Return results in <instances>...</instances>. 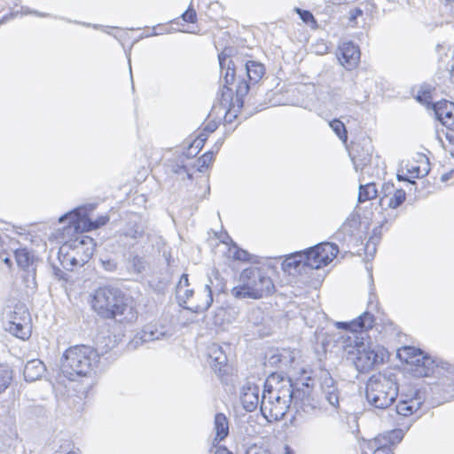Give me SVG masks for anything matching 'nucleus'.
<instances>
[{
  "mask_svg": "<svg viewBox=\"0 0 454 454\" xmlns=\"http://www.w3.org/2000/svg\"><path fill=\"white\" fill-rule=\"evenodd\" d=\"M99 363L96 349L86 345H76L67 348L61 359V373L70 380L77 377H89Z\"/></svg>",
  "mask_w": 454,
  "mask_h": 454,
  "instance_id": "20e7f679",
  "label": "nucleus"
},
{
  "mask_svg": "<svg viewBox=\"0 0 454 454\" xmlns=\"http://www.w3.org/2000/svg\"><path fill=\"white\" fill-rule=\"evenodd\" d=\"M233 50L231 48H225L219 55V66L221 68V72L223 73L225 69L224 73V85L221 90V104L227 106L232 98V91L230 88L227 87L228 84H231L235 80V74L237 69V65L232 57Z\"/></svg>",
  "mask_w": 454,
  "mask_h": 454,
  "instance_id": "9d476101",
  "label": "nucleus"
},
{
  "mask_svg": "<svg viewBox=\"0 0 454 454\" xmlns=\"http://www.w3.org/2000/svg\"><path fill=\"white\" fill-rule=\"evenodd\" d=\"M246 454H270V453L265 450L258 449L256 447H252L247 450Z\"/></svg>",
  "mask_w": 454,
  "mask_h": 454,
  "instance_id": "6e6d98bb",
  "label": "nucleus"
},
{
  "mask_svg": "<svg viewBox=\"0 0 454 454\" xmlns=\"http://www.w3.org/2000/svg\"><path fill=\"white\" fill-rule=\"evenodd\" d=\"M360 225V216L357 213L350 214L342 225L335 233V238L339 240H345L346 236L351 238Z\"/></svg>",
  "mask_w": 454,
  "mask_h": 454,
  "instance_id": "b1692460",
  "label": "nucleus"
},
{
  "mask_svg": "<svg viewBox=\"0 0 454 454\" xmlns=\"http://www.w3.org/2000/svg\"><path fill=\"white\" fill-rule=\"evenodd\" d=\"M425 400L421 391L416 390L414 395L407 399L401 400L395 406V411L402 416H410L417 411Z\"/></svg>",
  "mask_w": 454,
  "mask_h": 454,
  "instance_id": "412c9836",
  "label": "nucleus"
},
{
  "mask_svg": "<svg viewBox=\"0 0 454 454\" xmlns=\"http://www.w3.org/2000/svg\"><path fill=\"white\" fill-rule=\"evenodd\" d=\"M373 147L368 139L356 143L352 146L350 157L356 171L363 170L372 160Z\"/></svg>",
  "mask_w": 454,
  "mask_h": 454,
  "instance_id": "ddd939ff",
  "label": "nucleus"
},
{
  "mask_svg": "<svg viewBox=\"0 0 454 454\" xmlns=\"http://www.w3.org/2000/svg\"><path fill=\"white\" fill-rule=\"evenodd\" d=\"M398 395V385L394 374H376L366 383L365 396L368 403L377 409L389 407Z\"/></svg>",
  "mask_w": 454,
  "mask_h": 454,
  "instance_id": "423d86ee",
  "label": "nucleus"
},
{
  "mask_svg": "<svg viewBox=\"0 0 454 454\" xmlns=\"http://www.w3.org/2000/svg\"><path fill=\"white\" fill-rule=\"evenodd\" d=\"M249 89H250V85L247 81H245V80L240 81L236 89L237 97L239 98L245 97L248 93Z\"/></svg>",
  "mask_w": 454,
  "mask_h": 454,
  "instance_id": "09e8293b",
  "label": "nucleus"
},
{
  "mask_svg": "<svg viewBox=\"0 0 454 454\" xmlns=\"http://www.w3.org/2000/svg\"><path fill=\"white\" fill-rule=\"evenodd\" d=\"M215 440L223 441L229 434V422L223 413H216L215 416Z\"/></svg>",
  "mask_w": 454,
  "mask_h": 454,
  "instance_id": "7c9ffc66",
  "label": "nucleus"
},
{
  "mask_svg": "<svg viewBox=\"0 0 454 454\" xmlns=\"http://www.w3.org/2000/svg\"><path fill=\"white\" fill-rule=\"evenodd\" d=\"M260 387L251 382H247L243 385L240 392V400L243 408L247 411H254L259 403Z\"/></svg>",
  "mask_w": 454,
  "mask_h": 454,
  "instance_id": "aec40b11",
  "label": "nucleus"
},
{
  "mask_svg": "<svg viewBox=\"0 0 454 454\" xmlns=\"http://www.w3.org/2000/svg\"><path fill=\"white\" fill-rule=\"evenodd\" d=\"M397 179H398L399 181H408L410 184H413V185H415V184H416V182H415V181H411L408 177L403 176L399 175V174L397 175Z\"/></svg>",
  "mask_w": 454,
  "mask_h": 454,
  "instance_id": "680f3d73",
  "label": "nucleus"
},
{
  "mask_svg": "<svg viewBox=\"0 0 454 454\" xmlns=\"http://www.w3.org/2000/svg\"><path fill=\"white\" fill-rule=\"evenodd\" d=\"M208 356L211 359V366L215 370L221 373L223 368L227 365V357L223 353L221 347L213 345L209 348Z\"/></svg>",
  "mask_w": 454,
  "mask_h": 454,
  "instance_id": "cd10ccee",
  "label": "nucleus"
},
{
  "mask_svg": "<svg viewBox=\"0 0 454 454\" xmlns=\"http://www.w3.org/2000/svg\"><path fill=\"white\" fill-rule=\"evenodd\" d=\"M174 172L178 175L185 174L189 179L192 178V175L187 171L186 168L183 165L177 166L176 168L174 169Z\"/></svg>",
  "mask_w": 454,
  "mask_h": 454,
  "instance_id": "4d7b16f0",
  "label": "nucleus"
},
{
  "mask_svg": "<svg viewBox=\"0 0 454 454\" xmlns=\"http://www.w3.org/2000/svg\"><path fill=\"white\" fill-rule=\"evenodd\" d=\"M171 335L170 331L165 326L150 324L144 326L142 331L135 336L132 343L134 346H137L150 341L168 339Z\"/></svg>",
  "mask_w": 454,
  "mask_h": 454,
  "instance_id": "4468645a",
  "label": "nucleus"
},
{
  "mask_svg": "<svg viewBox=\"0 0 454 454\" xmlns=\"http://www.w3.org/2000/svg\"><path fill=\"white\" fill-rule=\"evenodd\" d=\"M194 290L191 287L187 274H183L176 286V298L177 303L187 309L193 298Z\"/></svg>",
  "mask_w": 454,
  "mask_h": 454,
  "instance_id": "4be33fe9",
  "label": "nucleus"
},
{
  "mask_svg": "<svg viewBox=\"0 0 454 454\" xmlns=\"http://www.w3.org/2000/svg\"><path fill=\"white\" fill-rule=\"evenodd\" d=\"M217 129V123L214 121H211L207 123L204 128V131L207 133H212Z\"/></svg>",
  "mask_w": 454,
  "mask_h": 454,
  "instance_id": "5fc2aeb1",
  "label": "nucleus"
},
{
  "mask_svg": "<svg viewBox=\"0 0 454 454\" xmlns=\"http://www.w3.org/2000/svg\"><path fill=\"white\" fill-rule=\"evenodd\" d=\"M282 270L289 275H299L309 268L303 253H296L286 257L281 264Z\"/></svg>",
  "mask_w": 454,
  "mask_h": 454,
  "instance_id": "5701e85b",
  "label": "nucleus"
},
{
  "mask_svg": "<svg viewBox=\"0 0 454 454\" xmlns=\"http://www.w3.org/2000/svg\"><path fill=\"white\" fill-rule=\"evenodd\" d=\"M338 59L346 68L351 69L355 67L360 59L358 46L351 42L343 43L339 47Z\"/></svg>",
  "mask_w": 454,
  "mask_h": 454,
  "instance_id": "f3484780",
  "label": "nucleus"
},
{
  "mask_svg": "<svg viewBox=\"0 0 454 454\" xmlns=\"http://www.w3.org/2000/svg\"><path fill=\"white\" fill-rule=\"evenodd\" d=\"M86 220V217L82 215L81 208H76L72 210L59 218V223L67 222V227L69 229L73 228L75 231H83V221Z\"/></svg>",
  "mask_w": 454,
  "mask_h": 454,
  "instance_id": "a878e982",
  "label": "nucleus"
},
{
  "mask_svg": "<svg viewBox=\"0 0 454 454\" xmlns=\"http://www.w3.org/2000/svg\"><path fill=\"white\" fill-rule=\"evenodd\" d=\"M13 378L12 370L5 364H0V394L11 385Z\"/></svg>",
  "mask_w": 454,
  "mask_h": 454,
  "instance_id": "f704fd0d",
  "label": "nucleus"
},
{
  "mask_svg": "<svg viewBox=\"0 0 454 454\" xmlns=\"http://www.w3.org/2000/svg\"><path fill=\"white\" fill-rule=\"evenodd\" d=\"M373 325L374 317L367 311L349 323H337L339 328L349 329V332L341 336L342 348L347 359L361 372L369 371L384 361L385 350L371 343L365 333Z\"/></svg>",
  "mask_w": 454,
  "mask_h": 454,
  "instance_id": "f257e3e1",
  "label": "nucleus"
},
{
  "mask_svg": "<svg viewBox=\"0 0 454 454\" xmlns=\"http://www.w3.org/2000/svg\"><path fill=\"white\" fill-rule=\"evenodd\" d=\"M22 12L24 14H35L38 17H41V18H44V17H49L50 14L49 13H45V12H38V11H34V10H30L28 7H26V8H22Z\"/></svg>",
  "mask_w": 454,
  "mask_h": 454,
  "instance_id": "864d4df0",
  "label": "nucleus"
},
{
  "mask_svg": "<svg viewBox=\"0 0 454 454\" xmlns=\"http://www.w3.org/2000/svg\"><path fill=\"white\" fill-rule=\"evenodd\" d=\"M408 173L413 175L415 177L420 176V168L419 167H412L411 169L407 170Z\"/></svg>",
  "mask_w": 454,
  "mask_h": 454,
  "instance_id": "bf43d9fd",
  "label": "nucleus"
},
{
  "mask_svg": "<svg viewBox=\"0 0 454 454\" xmlns=\"http://www.w3.org/2000/svg\"><path fill=\"white\" fill-rule=\"evenodd\" d=\"M126 268L131 276L137 278L145 270L146 262L143 257L132 254L129 257Z\"/></svg>",
  "mask_w": 454,
  "mask_h": 454,
  "instance_id": "c756f323",
  "label": "nucleus"
},
{
  "mask_svg": "<svg viewBox=\"0 0 454 454\" xmlns=\"http://www.w3.org/2000/svg\"><path fill=\"white\" fill-rule=\"evenodd\" d=\"M5 329L14 336L25 340L29 336V313L21 303L5 311Z\"/></svg>",
  "mask_w": 454,
  "mask_h": 454,
  "instance_id": "0eeeda50",
  "label": "nucleus"
},
{
  "mask_svg": "<svg viewBox=\"0 0 454 454\" xmlns=\"http://www.w3.org/2000/svg\"><path fill=\"white\" fill-rule=\"evenodd\" d=\"M363 15V10L360 8H355L349 11L348 20L352 25L356 24V19Z\"/></svg>",
  "mask_w": 454,
  "mask_h": 454,
  "instance_id": "3c124183",
  "label": "nucleus"
},
{
  "mask_svg": "<svg viewBox=\"0 0 454 454\" xmlns=\"http://www.w3.org/2000/svg\"><path fill=\"white\" fill-rule=\"evenodd\" d=\"M145 225L141 220H130L123 229L121 235L125 238H130L134 240L139 239L144 236Z\"/></svg>",
  "mask_w": 454,
  "mask_h": 454,
  "instance_id": "c85d7f7f",
  "label": "nucleus"
},
{
  "mask_svg": "<svg viewBox=\"0 0 454 454\" xmlns=\"http://www.w3.org/2000/svg\"><path fill=\"white\" fill-rule=\"evenodd\" d=\"M80 450L75 448L73 442L70 440H64L56 450L55 454H79Z\"/></svg>",
  "mask_w": 454,
  "mask_h": 454,
  "instance_id": "79ce46f5",
  "label": "nucleus"
},
{
  "mask_svg": "<svg viewBox=\"0 0 454 454\" xmlns=\"http://www.w3.org/2000/svg\"><path fill=\"white\" fill-rule=\"evenodd\" d=\"M411 371L417 377H429L438 372L439 365L431 356L423 353L415 361H411Z\"/></svg>",
  "mask_w": 454,
  "mask_h": 454,
  "instance_id": "a211bd4d",
  "label": "nucleus"
},
{
  "mask_svg": "<svg viewBox=\"0 0 454 454\" xmlns=\"http://www.w3.org/2000/svg\"><path fill=\"white\" fill-rule=\"evenodd\" d=\"M423 351L411 346H404L398 349L397 355L399 358L406 364L411 365V361H415L419 356H422Z\"/></svg>",
  "mask_w": 454,
  "mask_h": 454,
  "instance_id": "473e14b6",
  "label": "nucleus"
},
{
  "mask_svg": "<svg viewBox=\"0 0 454 454\" xmlns=\"http://www.w3.org/2000/svg\"><path fill=\"white\" fill-rule=\"evenodd\" d=\"M229 255L238 261L247 262L250 260V254L246 250L240 249L236 246L229 249Z\"/></svg>",
  "mask_w": 454,
  "mask_h": 454,
  "instance_id": "c03bdc74",
  "label": "nucleus"
},
{
  "mask_svg": "<svg viewBox=\"0 0 454 454\" xmlns=\"http://www.w3.org/2000/svg\"><path fill=\"white\" fill-rule=\"evenodd\" d=\"M320 379L324 398L334 410H339L340 402L342 399V393L339 384L327 371L322 372Z\"/></svg>",
  "mask_w": 454,
  "mask_h": 454,
  "instance_id": "f8f14e48",
  "label": "nucleus"
},
{
  "mask_svg": "<svg viewBox=\"0 0 454 454\" xmlns=\"http://www.w3.org/2000/svg\"><path fill=\"white\" fill-rule=\"evenodd\" d=\"M377 197V189L375 184L369 183L366 184L359 185V192H358V202L363 203L366 200H372Z\"/></svg>",
  "mask_w": 454,
  "mask_h": 454,
  "instance_id": "72a5a7b5",
  "label": "nucleus"
},
{
  "mask_svg": "<svg viewBox=\"0 0 454 454\" xmlns=\"http://www.w3.org/2000/svg\"><path fill=\"white\" fill-rule=\"evenodd\" d=\"M338 253L339 248L334 243L322 242L304 251V259L309 269L318 270L327 266Z\"/></svg>",
  "mask_w": 454,
  "mask_h": 454,
  "instance_id": "6e6552de",
  "label": "nucleus"
},
{
  "mask_svg": "<svg viewBox=\"0 0 454 454\" xmlns=\"http://www.w3.org/2000/svg\"><path fill=\"white\" fill-rule=\"evenodd\" d=\"M239 284L232 287L231 295L239 300H259L275 291V286L267 271L257 266L244 269L239 278Z\"/></svg>",
  "mask_w": 454,
  "mask_h": 454,
  "instance_id": "7ed1b4c3",
  "label": "nucleus"
},
{
  "mask_svg": "<svg viewBox=\"0 0 454 454\" xmlns=\"http://www.w3.org/2000/svg\"><path fill=\"white\" fill-rule=\"evenodd\" d=\"M108 221H109V216L106 215L98 216L95 221L86 218V220L83 221V230L90 231V230L98 229V228L108 223Z\"/></svg>",
  "mask_w": 454,
  "mask_h": 454,
  "instance_id": "58836bf2",
  "label": "nucleus"
},
{
  "mask_svg": "<svg viewBox=\"0 0 454 454\" xmlns=\"http://www.w3.org/2000/svg\"><path fill=\"white\" fill-rule=\"evenodd\" d=\"M252 84L258 83L265 74L264 65L255 60H247L243 65Z\"/></svg>",
  "mask_w": 454,
  "mask_h": 454,
  "instance_id": "bb28decb",
  "label": "nucleus"
},
{
  "mask_svg": "<svg viewBox=\"0 0 454 454\" xmlns=\"http://www.w3.org/2000/svg\"><path fill=\"white\" fill-rule=\"evenodd\" d=\"M247 323L252 325H259L264 320L263 311L260 308H253L247 313Z\"/></svg>",
  "mask_w": 454,
  "mask_h": 454,
  "instance_id": "ea45409f",
  "label": "nucleus"
},
{
  "mask_svg": "<svg viewBox=\"0 0 454 454\" xmlns=\"http://www.w3.org/2000/svg\"><path fill=\"white\" fill-rule=\"evenodd\" d=\"M3 254H1V258L3 262L7 264L8 266H11V258L9 256L2 257Z\"/></svg>",
  "mask_w": 454,
  "mask_h": 454,
  "instance_id": "338daca9",
  "label": "nucleus"
},
{
  "mask_svg": "<svg viewBox=\"0 0 454 454\" xmlns=\"http://www.w3.org/2000/svg\"><path fill=\"white\" fill-rule=\"evenodd\" d=\"M369 447L373 450V454H394L393 449L386 442H382L381 438L375 437L370 441Z\"/></svg>",
  "mask_w": 454,
  "mask_h": 454,
  "instance_id": "e433bc0d",
  "label": "nucleus"
},
{
  "mask_svg": "<svg viewBox=\"0 0 454 454\" xmlns=\"http://www.w3.org/2000/svg\"><path fill=\"white\" fill-rule=\"evenodd\" d=\"M46 368L43 363L39 359H33L28 361L23 370V375L26 381L33 382L40 380Z\"/></svg>",
  "mask_w": 454,
  "mask_h": 454,
  "instance_id": "393cba45",
  "label": "nucleus"
},
{
  "mask_svg": "<svg viewBox=\"0 0 454 454\" xmlns=\"http://www.w3.org/2000/svg\"><path fill=\"white\" fill-rule=\"evenodd\" d=\"M379 241L378 237H370V239L367 240L365 247H364V252L365 255L368 258H373L376 251H377V243Z\"/></svg>",
  "mask_w": 454,
  "mask_h": 454,
  "instance_id": "a18cd8bd",
  "label": "nucleus"
},
{
  "mask_svg": "<svg viewBox=\"0 0 454 454\" xmlns=\"http://www.w3.org/2000/svg\"><path fill=\"white\" fill-rule=\"evenodd\" d=\"M92 309L104 318H117L120 322H132L137 318L128 304V298L118 287H98L93 295Z\"/></svg>",
  "mask_w": 454,
  "mask_h": 454,
  "instance_id": "f03ea898",
  "label": "nucleus"
},
{
  "mask_svg": "<svg viewBox=\"0 0 454 454\" xmlns=\"http://www.w3.org/2000/svg\"><path fill=\"white\" fill-rule=\"evenodd\" d=\"M13 250L16 262L20 268H21L26 275L23 276L24 281L27 287L35 288V255L29 252L27 248H12Z\"/></svg>",
  "mask_w": 454,
  "mask_h": 454,
  "instance_id": "9b49d317",
  "label": "nucleus"
},
{
  "mask_svg": "<svg viewBox=\"0 0 454 454\" xmlns=\"http://www.w3.org/2000/svg\"><path fill=\"white\" fill-rule=\"evenodd\" d=\"M450 176V173H447V174L442 175V178H441V179H442V182H445V181L449 180Z\"/></svg>",
  "mask_w": 454,
  "mask_h": 454,
  "instance_id": "774afa93",
  "label": "nucleus"
},
{
  "mask_svg": "<svg viewBox=\"0 0 454 454\" xmlns=\"http://www.w3.org/2000/svg\"><path fill=\"white\" fill-rule=\"evenodd\" d=\"M215 454H232L231 451H229L226 448H219L216 450Z\"/></svg>",
  "mask_w": 454,
  "mask_h": 454,
  "instance_id": "e2e57ef3",
  "label": "nucleus"
},
{
  "mask_svg": "<svg viewBox=\"0 0 454 454\" xmlns=\"http://www.w3.org/2000/svg\"><path fill=\"white\" fill-rule=\"evenodd\" d=\"M404 436V433L402 429H395L387 432L383 435H380L377 438H381L382 442H386L391 448L395 444L399 443Z\"/></svg>",
  "mask_w": 454,
  "mask_h": 454,
  "instance_id": "c9c22d12",
  "label": "nucleus"
},
{
  "mask_svg": "<svg viewBox=\"0 0 454 454\" xmlns=\"http://www.w3.org/2000/svg\"><path fill=\"white\" fill-rule=\"evenodd\" d=\"M103 268L110 272L117 270V262L113 259L101 260Z\"/></svg>",
  "mask_w": 454,
  "mask_h": 454,
  "instance_id": "8fccbe9b",
  "label": "nucleus"
},
{
  "mask_svg": "<svg viewBox=\"0 0 454 454\" xmlns=\"http://www.w3.org/2000/svg\"><path fill=\"white\" fill-rule=\"evenodd\" d=\"M294 12L300 16L301 20L306 24H311L313 27L317 26V21L309 11L295 7Z\"/></svg>",
  "mask_w": 454,
  "mask_h": 454,
  "instance_id": "49530a36",
  "label": "nucleus"
},
{
  "mask_svg": "<svg viewBox=\"0 0 454 454\" xmlns=\"http://www.w3.org/2000/svg\"><path fill=\"white\" fill-rule=\"evenodd\" d=\"M294 361V356L286 351L280 352L278 349L272 352L268 358L270 365L278 366L279 364L289 365Z\"/></svg>",
  "mask_w": 454,
  "mask_h": 454,
  "instance_id": "2f4dec72",
  "label": "nucleus"
},
{
  "mask_svg": "<svg viewBox=\"0 0 454 454\" xmlns=\"http://www.w3.org/2000/svg\"><path fill=\"white\" fill-rule=\"evenodd\" d=\"M181 18L184 22L195 23L197 21V13L195 10L192 8V4L188 7V9L182 13Z\"/></svg>",
  "mask_w": 454,
  "mask_h": 454,
  "instance_id": "de8ad7c7",
  "label": "nucleus"
},
{
  "mask_svg": "<svg viewBox=\"0 0 454 454\" xmlns=\"http://www.w3.org/2000/svg\"><path fill=\"white\" fill-rule=\"evenodd\" d=\"M446 138L450 143L454 144V131L447 132Z\"/></svg>",
  "mask_w": 454,
  "mask_h": 454,
  "instance_id": "0e129e2a",
  "label": "nucleus"
},
{
  "mask_svg": "<svg viewBox=\"0 0 454 454\" xmlns=\"http://www.w3.org/2000/svg\"><path fill=\"white\" fill-rule=\"evenodd\" d=\"M72 246L76 250L77 254L82 252V255L79 258L76 256L70 258V264L72 266H82L92 256L96 243L92 238L89 236H82L74 240Z\"/></svg>",
  "mask_w": 454,
  "mask_h": 454,
  "instance_id": "2eb2a0df",
  "label": "nucleus"
},
{
  "mask_svg": "<svg viewBox=\"0 0 454 454\" xmlns=\"http://www.w3.org/2000/svg\"><path fill=\"white\" fill-rule=\"evenodd\" d=\"M436 119L450 131H454V103L443 100L433 106Z\"/></svg>",
  "mask_w": 454,
  "mask_h": 454,
  "instance_id": "6ab92c4d",
  "label": "nucleus"
},
{
  "mask_svg": "<svg viewBox=\"0 0 454 454\" xmlns=\"http://www.w3.org/2000/svg\"><path fill=\"white\" fill-rule=\"evenodd\" d=\"M292 381L282 380L278 387L265 385L262 395L261 411L268 420H280L292 407Z\"/></svg>",
  "mask_w": 454,
  "mask_h": 454,
  "instance_id": "39448f33",
  "label": "nucleus"
},
{
  "mask_svg": "<svg viewBox=\"0 0 454 454\" xmlns=\"http://www.w3.org/2000/svg\"><path fill=\"white\" fill-rule=\"evenodd\" d=\"M213 281L209 279V284H206L202 291L193 294V298L188 305L187 309L195 312L202 313L208 309L213 302Z\"/></svg>",
  "mask_w": 454,
  "mask_h": 454,
  "instance_id": "dca6fc26",
  "label": "nucleus"
},
{
  "mask_svg": "<svg viewBox=\"0 0 454 454\" xmlns=\"http://www.w3.org/2000/svg\"><path fill=\"white\" fill-rule=\"evenodd\" d=\"M206 142V138H196L193 143L191 145L190 149L194 147L196 149L195 154H197L201 148L204 146V144Z\"/></svg>",
  "mask_w": 454,
  "mask_h": 454,
  "instance_id": "603ef678",
  "label": "nucleus"
},
{
  "mask_svg": "<svg viewBox=\"0 0 454 454\" xmlns=\"http://www.w3.org/2000/svg\"><path fill=\"white\" fill-rule=\"evenodd\" d=\"M406 199V193L403 189H398L395 192L394 195L389 199L388 207L396 208L403 203Z\"/></svg>",
  "mask_w": 454,
  "mask_h": 454,
  "instance_id": "37998d69",
  "label": "nucleus"
},
{
  "mask_svg": "<svg viewBox=\"0 0 454 454\" xmlns=\"http://www.w3.org/2000/svg\"><path fill=\"white\" fill-rule=\"evenodd\" d=\"M53 273H54V276L59 279V280H64L66 279V273L60 270V269H58V268H54L53 269Z\"/></svg>",
  "mask_w": 454,
  "mask_h": 454,
  "instance_id": "13d9d810",
  "label": "nucleus"
},
{
  "mask_svg": "<svg viewBox=\"0 0 454 454\" xmlns=\"http://www.w3.org/2000/svg\"><path fill=\"white\" fill-rule=\"evenodd\" d=\"M330 127L342 142L345 143L347 141V130L342 121L333 120L330 122Z\"/></svg>",
  "mask_w": 454,
  "mask_h": 454,
  "instance_id": "a19ab883",
  "label": "nucleus"
},
{
  "mask_svg": "<svg viewBox=\"0 0 454 454\" xmlns=\"http://www.w3.org/2000/svg\"><path fill=\"white\" fill-rule=\"evenodd\" d=\"M309 378L306 382L292 383V404L297 413L306 414L314 412L318 408L317 401L312 396V386Z\"/></svg>",
  "mask_w": 454,
  "mask_h": 454,
  "instance_id": "1a4fd4ad",
  "label": "nucleus"
},
{
  "mask_svg": "<svg viewBox=\"0 0 454 454\" xmlns=\"http://www.w3.org/2000/svg\"><path fill=\"white\" fill-rule=\"evenodd\" d=\"M215 154V152L214 150H210L197 160V169L199 172H203L210 166L214 160Z\"/></svg>",
  "mask_w": 454,
  "mask_h": 454,
  "instance_id": "4c0bfd02",
  "label": "nucleus"
},
{
  "mask_svg": "<svg viewBox=\"0 0 454 454\" xmlns=\"http://www.w3.org/2000/svg\"><path fill=\"white\" fill-rule=\"evenodd\" d=\"M223 143V138L218 139L215 143V145H214V146L212 147L211 150H214L215 152V153H216L219 151L220 147L222 146Z\"/></svg>",
  "mask_w": 454,
  "mask_h": 454,
  "instance_id": "052dcab7",
  "label": "nucleus"
},
{
  "mask_svg": "<svg viewBox=\"0 0 454 454\" xmlns=\"http://www.w3.org/2000/svg\"><path fill=\"white\" fill-rule=\"evenodd\" d=\"M366 6V10L369 12H373L376 9L375 4L370 1L367 2Z\"/></svg>",
  "mask_w": 454,
  "mask_h": 454,
  "instance_id": "69168bd1",
  "label": "nucleus"
}]
</instances>
